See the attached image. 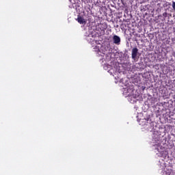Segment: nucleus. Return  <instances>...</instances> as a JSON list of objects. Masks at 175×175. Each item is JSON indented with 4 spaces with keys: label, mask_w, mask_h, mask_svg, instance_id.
<instances>
[{
    "label": "nucleus",
    "mask_w": 175,
    "mask_h": 175,
    "mask_svg": "<svg viewBox=\"0 0 175 175\" xmlns=\"http://www.w3.org/2000/svg\"><path fill=\"white\" fill-rule=\"evenodd\" d=\"M125 0H121V2H122V3H124V1Z\"/></svg>",
    "instance_id": "7"
},
{
    "label": "nucleus",
    "mask_w": 175,
    "mask_h": 175,
    "mask_svg": "<svg viewBox=\"0 0 175 175\" xmlns=\"http://www.w3.org/2000/svg\"><path fill=\"white\" fill-rule=\"evenodd\" d=\"M92 42H93L92 44H94V42L96 43V44H98V43H99V41H98V40H95V39H94V40H92Z\"/></svg>",
    "instance_id": "4"
},
{
    "label": "nucleus",
    "mask_w": 175,
    "mask_h": 175,
    "mask_svg": "<svg viewBox=\"0 0 175 175\" xmlns=\"http://www.w3.org/2000/svg\"><path fill=\"white\" fill-rule=\"evenodd\" d=\"M163 16H164L165 17H166V16H167V13L164 12V13L163 14Z\"/></svg>",
    "instance_id": "6"
},
{
    "label": "nucleus",
    "mask_w": 175,
    "mask_h": 175,
    "mask_svg": "<svg viewBox=\"0 0 175 175\" xmlns=\"http://www.w3.org/2000/svg\"><path fill=\"white\" fill-rule=\"evenodd\" d=\"M172 8L175 11V2L174 1L172 2Z\"/></svg>",
    "instance_id": "5"
},
{
    "label": "nucleus",
    "mask_w": 175,
    "mask_h": 175,
    "mask_svg": "<svg viewBox=\"0 0 175 175\" xmlns=\"http://www.w3.org/2000/svg\"><path fill=\"white\" fill-rule=\"evenodd\" d=\"M137 53H139V49H137V48L135 47L132 49L131 57L133 59H136Z\"/></svg>",
    "instance_id": "1"
},
{
    "label": "nucleus",
    "mask_w": 175,
    "mask_h": 175,
    "mask_svg": "<svg viewBox=\"0 0 175 175\" xmlns=\"http://www.w3.org/2000/svg\"><path fill=\"white\" fill-rule=\"evenodd\" d=\"M77 21H78V23H79V24H84V25H85V19H84V18H83V17H81V16H78V18H77Z\"/></svg>",
    "instance_id": "3"
},
{
    "label": "nucleus",
    "mask_w": 175,
    "mask_h": 175,
    "mask_svg": "<svg viewBox=\"0 0 175 175\" xmlns=\"http://www.w3.org/2000/svg\"><path fill=\"white\" fill-rule=\"evenodd\" d=\"M113 40L115 44H120V42H121V38H120L118 36H113Z\"/></svg>",
    "instance_id": "2"
}]
</instances>
